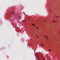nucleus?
I'll return each mask as SVG.
<instances>
[{
  "label": "nucleus",
  "mask_w": 60,
  "mask_h": 60,
  "mask_svg": "<svg viewBox=\"0 0 60 60\" xmlns=\"http://www.w3.org/2000/svg\"><path fill=\"white\" fill-rule=\"evenodd\" d=\"M34 26H35V25H34Z\"/></svg>",
  "instance_id": "nucleus-12"
},
{
  "label": "nucleus",
  "mask_w": 60,
  "mask_h": 60,
  "mask_svg": "<svg viewBox=\"0 0 60 60\" xmlns=\"http://www.w3.org/2000/svg\"><path fill=\"white\" fill-rule=\"evenodd\" d=\"M34 25V24H32V25Z\"/></svg>",
  "instance_id": "nucleus-7"
},
{
  "label": "nucleus",
  "mask_w": 60,
  "mask_h": 60,
  "mask_svg": "<svg viewBox=\"0 0 60 60\" xmlns=\"http://www.w3.org/2000/svg\"><path fill=\"white\" fill-rule=\"evenodd\" d=\"M24 21H25L23 20V22H24Z\"/></svg>",
  "instance_id": "nucleus-9"
},
{
  "label": "nucleus",
  "mask_w": 60,
  "mask_h": 60,
  "mask_svg": "<svg viewBox=\"0 0 60 60\" xmlns=\"http://www.w3.org/2000/svg\"><path fill=\"white\" fill-rule=\"evenodd\" d=\"M46 21V20H45V21H44V22H45Z\"/></svg>",
  "instance_id": "nucleus-10"
},
{
  "label": "nucleus",
  "mask_w": 60,
  "mask_h": 60,
  "mask_svg": "<svg viewBox=\"0 0 60 60\" xmlns=\"http://www.w3.org/2000/svg\"><path fill=\"white\" fill-rule=\"evenodd\" d=\"M45 37H46V38H47V39H49V38H48V37H47V36H45Z\"/></svg>",
  "instance_id": "nucleus-5"
},
{
  "label": "nucleus",
  "mask_w": 60,
  "mask_h": 60,
  "mask_svg": "<svg viewBox=\"0 0 60 60\" xmlns=\"http://www.w3.org/2000/svg\"><path fill=\"white\" fill-rule=\"evenodd\" d=\"M19 19H20V17H19Z\"/></svg>",
  "instance_id": "nucleus-8"
},
{
  "label": "nucleus",
  "mask_w": 60,
  "mask_h": 60,
  "mask_svg": "<svg viewBox=\"0 0 60 60\" xmlns=\"http://www.w3.org/2000/svg\"><path fill=\"white\" fill-rule=\"evenodd\" d=\"M36 28H37V29H38L39 28H38V27H36Z\"/></svg>",
  "instance_id": "nucleus-3"
},
{
  "label": "nucleus",
  "mask_w": 60,
  "mask_h": 60,
  "mask_svg": "<svg viewBox=\"0 0 60 60\" xmlns=\"http://www.w3.org/2000/svg\"><path fill=\"white\" fill-rule=\"evenodd\" d=\"M56 22V21H55V20L53 21V22Z\"/></svg>",
  "instance_id": "nucleus-4"
},
{
  "label": "nucleus",
  "mask_w": 60,
  "mask_h": 60,
  "mask_svg": "<svg viewBox=\"0 0 60 60\" xmlns=\"http://www.w3.org/2000/svg\"><path fill=\"white\" fill-rule=\"evenodd\" d=\"M41 45L42 47H43V46H44V45L43 44H41Z\"/></svg>",
  "instance_id": "nucleus-1"
},
{
  "label": "nucleus",
  "mask_w": 60,
  "mask_h": 60,
  "mask_svg": "<svg viewBox=\"0 0 60 60\" xmlns=\"http://www.w3.org/2000/svg\"><path fill=\"white\" fill-rule=\"evenodd\" d=\"M56 17H57V18H58V17L57 16H56Z\"/></svg>",
  "instance_id": "nucleus-11"
},
{
  "label": "nucleus",
  "mask_w": 60,
  "mask_h": 60,
  "mask_svg": "<svg viewBox=\"0 0 60 60\" xmlns=\"http://www.w3.org/2000/svg\"><path fill=\"white\" fill-rule=\"evenodd\" d=\"M49 51H51V50H49Z\"/></svg>",
  "instance_id": "nucleus-6"
},
{
  "label": "nucleus",
  "mask_w": 60,
  "mask_h": 60,
  "mask_svg": "<svg viewBox=\"0 0 60 60\" xmlns=\"http://www.w3.org/2000/svg\"><path fill=\"white\" fill-rule=\"evenodd\" d=\"M36 37H37V38H39V37H38V36H37V35H36Z\"/></svg>",
  "instance_id": "nucleus-2"
}]
</instances>
